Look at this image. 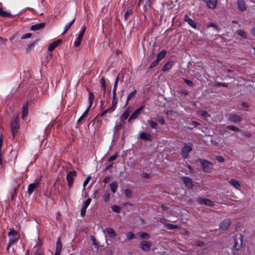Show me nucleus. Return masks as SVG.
Returning <instances> with one entry per match:
<instances>
[{
	"mask_svg": "<svg viewBox=\"0 0 255 255\" xmlns=\"http://www.w3.org/2000/svg\"><path fill=\"white\" fill-rule=\"evenodd\" d=\"M9 241L6 248V251L10 254L15 255L14 245L16 243V231L13 229H10L7 234Z\"/></svg>",
	"mask_w": 255,
	"mask_h": 255,
	"instance_id": "1",
	"label": "nucleus"
},
{
	"mask_svg": "<svg viewBox=\"0 0 255 255\" xmlns=\"http://www.w3.org/2000/svg\"><path fill=\"white\" fill-rule=\"evenodd\" d=\"M77 175V172L76 171H71L68 172L66 176V180L68 183V186L69 189L70 190L74 183V177Z\"/></svg>",
	"mask_w": 255,
	"mask_h": 255,
	"instance_id": "2",
	"label": "nucleus"
},
{
	"mask_svg": "<svg viewBox=\"0 0 255 255\" xmlns=\"http://www.w3.org/2000/svg\"><path fill=\"white\" fill-rule=\"evenodd\" d=\"M243 237L241 234H238L235 236L234 247L236 250H239L243 245Z\"/></svg>",
	"mask_w": 255,
	"mask_h": 255,
	"instance_id": "3",
	"label": "nucleus"
},
{
	"mask_svg": "<svg viewBox=\"0 0 255 255\" xmlns=\"http://www.w3.org/2000/svg\"><path fill=\"white\" fill-rule=\"evenodd\" d=\"M40 179H36L33 183L28 185L27 192L29 194H31L34 190L38 188L39 185L40 184Z\"/></svg>",
	"mask_w": 255,
	"mask_h": 255,
	"instance_id": "4",
	"label": "nucleus"
},
{
	"mask_svg": "<svg viewBox=\"0 0 255 255\" xmlns=\"http://www.w3.org/2000/svg\"><path fill=\"white\" fill-rule=\"evenodd\" d=\"M200 161L202 164L203 170L206 172H209L212 168V163L206 159H200Z\"/></svg>",
	"mask_w": 255,
	"mask_h": 255,
	"instance_id": "5",
	"label": "nucleus"
},
{
	"mask_svg": "<svg viewBox=\"0 0 255 255\" xmlns=\"http://www.w3.org/2000/svg\"><path fill=\"white\" fill-rule=\"evenodd\" d=\"M191 143H189L188 145L185 144V145L182 147L181 150V155L183 158H187L188 155V153L192 150Z\"/></svg>",
	"mask_w": 255,
	"mask_h": 255,
	"instance_id": "6",
	"label": "nucleus"
},
{
	"mask_svg": "<svg viewBox=\"0 0 255 255\" xmlns=\"http://www.w3.org/2000/svg\"><path fill=\"white\" fill-rule=\"evenodd\" d=\"M16 195V187H12L8 191L7 194V201L10 203L13 202Z\"/></svg>",
	"mask_w": 255,
	"mask_h": 255,
	"instance_id": "7",
	"label": "nucleus"
},
{
	"mask_svg": "<svg viewBox=\"0 0 255 255\" xmlns=\"http://www.w3.org/2000/svg\"><path fill=\"white\" fill-rule=\"evenodd\" d=\"M85 30H86V27H83L82 28V30L80 32V34H79L77 39L74 42V45L75 46L78 47L80 45L81 41L83 38L84 33L85 32Z\"/></svg>",
	"mask_w": 255,
	"mask_h": 255,
	"instance_id": "8",
	"label": "nucleus"
},
{
	"mask_svg": "<svg viewBox=\"0 0 255 255\" xmlns=\"http://www.w3.org/2000/svg\"><path fill=\"white\" fill-rule=\"evenodd\" d=\"M144 106L143 105L135 110L130 116L128 119V121L130 122L132 120L136 119L138 115L141 114L142 110L144 109Z\"/></svg>",
	"mask_w": 255,
	"mask_h": 255,
	"instance_id": "9",
	"label": "nucleus"
},
{
	"mask_svg": "<svg viewBox=\"0 0 255 255\" xmlns=\"http://www.w3.org/2000/svg\"><path fill=\"white\" fill-rule=\"evenodd\" d=\"M141 249L144 251L147 252L151 248V244L150 242L147 241H143L140 243Z\"/></svg>",
	"mask_w": 255,
	"mask_h": 255,
	"instance_id": "10",
	"label": "nucleus"
},
{
	"mask_svg": "<svg viewBox=\"0 0 255 255\" xmlns=\"http://www.w3.org/2000/svg\"><path fill=\"white\" fill-rule=\"evenodd\" d=\"M197 202L200 204H204L208 206H213L214 205V203L211 200L203 198L202 197H199L197 199Z\"/></svg>",
	"mask_w": 255,
	"mask_h": 255,
	"instance_id": "11",
	"label": "nucleus"
},
{
	"mask_svg": "<svg viewBox=\"0 0 255 255\" xmlns=\"http://www.w3.org/2000/svg\"><path fill=\"white\" fill-rule=\"evenodd\" d=\"M28 102L26 101L24 102L22 107V119L24 120L28 115Z\"/></svg>",
	"mask_w": 255,
	"mask_h": 255,
	"instance_id": "12",
	"label": "nucleus"
},
{
	"mask_svg": "<svg viewBox=\"0 0 255 255\" xmlns=\"http://www.w3.org/2000/svg\"><path fill=\"white\" fill-rule=\"evenodd\" d=\"M183 19L184 21L187 22L188 24L192 28L194 29L197 28V25L196 24V22L193 19L190 18L187 14H185L184 15Z\"/></svg>",
	"mask_w": 255,
	"mask_h": 255,
	"instance_id": "13",
	"label": "nucleus"
},
{
	"mask_svg": "<svg viewBox=\"0 0 255 255\" xmlns=\"http://www.w3.org/2000/svg\"><path fill=\"white\" fill-rule=\"evenodd\" d=\"M230 225V220L226 219L224 220L220 225V228L223 230H227Z\"/></svg>",
	"mask_w": 255,
	"mask_h": 255,
	"instance_id": "14",
	"label": "nucleus"
},
{
	"mask_svg": "<svg viewBox=\"0 0 255 255\" xmlns=\"http://www.w3.org/2000/svg\"><path fill=\"white\" fill-rule=\"evenodd\" d=\"M62 245L60 240V238H59L56 242L55 252L54 255H60L62 250Z\"/></svg>",
	"mask_w": 255,
	"mask_h": 255,
	"instance_id": "15",
	"label": "nucleus"
},
{
	"mask_svg": "<svg viewBox=\"0 0 255 255\" xmlns=\"http://www.w3.org/2000/svg\"><path fill=\"white\" fill-rule=\"evenodd\" d=\"M181 179L187 187L189 189L193 187L192 180L191 178L188 177H182Z\"/></svg>",
	"mask_w": 255,
	"mask_h": 255,
	"instance_id": "16",
	"label": "nucleus"
},
{
	"mask_svg": "<svg viewBox=\"0 0 255 255\" xmlns=\"http://www.w3.org/2000/svg\"><path fill=\"white\" fill-rule=\"evenodd\" d=\"M11 133L14 137L16 133V117H13L10 123Z\"/></svg>",
	"mask_w": 255,
	"mask_h": 255,
	"instance_id": "17",
	"label": "nucleus"
},
{
	"mask_svg": "<svg viewBox=\"0 0 255 255\" xmlns=\"http://www.w3.org/2000/svg\"><path fill=\"white\" fill-rule=\"evenodd\" d=\"M229 119L234 123L240 122L242 120V118L241 116L236 114H231L229 116Z\"/></svg>",
	"mask_w": 255,
	"mask_h": 255,
	"instance_id": "18",
	"label": "nucleus"
},
{
	"mask_svg": "<svg viewBox=\"0 0 255 255\" xmlns=\"http://www.w3.org/2000/svg\"><path fill=\"white\" fill-rule=\"evenodd\" d=\"M61 39H57V40L52 42L48 47V50L49 51H53L58 45L61 42Z\"/></svg>",
	"mask_w": 255,
	"mask_h": 255,
	"instance_id": "19",
	"label": "nucleus"
},
{
	"mask_svg": "<svg viewBox=\"0 0 255 255\" xmlns=\"http://www.w3.org/2000/svg\"><path fill=\"white\" fill-rule=\"evenodd\" d=\"M139 137L142 139L149 140V141H151L152 138V136L151 134L147 133L144 131L141 132L140 133Z\"/></svg>",
	"mask_w": 255,
	"mask_h": 255,
	"instance_id": "20",
	"label": "nucleus"
},
{
	"mask_svg": "<svg viewBox=\"0 0 255 255\" xmlns=\"http://www.w3.org/2000/svg\"><path fill=\"white\" fill-rule=\"evenodd\" d=\"M238 7L241 11H244L246 10V3L243 0H238L237 1Z\"/></svg>",
	"mask_w": 255,
	"mask_h": 255,
	"instance_id": "21",
	"label": "nucleus"
},
{
	"mask_svg": "<svg viewBox=\"0 0 255 255\" xmlns=\"http://www.w3.org/2000/svg\"><path fill=\"white\" fill-rule=\"evenodd\" d=\"M116 109V108L114 106H111L110 108L108 109L107 110H105L103 113H102L101 115L99 114L96 118H95L93 121H95L96 118H98V117H102L104 116L105 115H106L107 113H111L112 112H114Z\"/></svg>",
	"mask_w": 255,
	"mask_h": 255,
	"instance_id": "22",
	"label": "nucleus"
},
{
	"mask_svg": "<svg viewBox=\"0 0 255 255\" xmlns=\"http://www.w3.org/2000/svg\"><path fill=\"white\" fill-rule=\"evenodd\" d=\"M45 25V24L43 22L40 23H38V24L32 25L30 27V29L31 30L35 31V30H39V29L44 28Z\"/></svg>",
	"mask_w": 255,
	"mask_h": 255,
	"instance_id": "23",
	"label": "nucleus"
},
{
	"mask_svg": "<svg viewBox=\"0 0 255 255\" xmlns=\"http://www.w3.org/2000/svg\"><path fill=\"white\" fill-rule=\"evenodd\" d=\"M173 65V62L170 61L167 63H166L162 67V70L163 71H166L170 69Z\"/></svg>",
	"mask_w": 255,
	"mask_h": 255,
	"instance_id": "24",
	"label": "nucleus"
},
{
	"mask_svg": "<svg viewBox=\"0 0 255 255\" xmlns=\"http://www.w3.org/2000/svg\"><path fill=\"white\" fill-rule=\"evenodd\" d=\"M87 91L89 92V96H88V100H89V105H90V107H91L93 104V101L94 99V95L93 92L90 91L88 89H87Z\"/></svg>",
	"mask_w": 255,
	"mask_h": 255,
	"instance_id": "25",
	"label": "nucleus"
},
{
	"mask_svg": "<svg viewBox=\"0 0 255 255\" xmlns=\"http://www.w3.org/2000/svg\"><path fill=\"white\" fill-rule=\"evenodd\" d=\"M107 233L109 235V237L111 238H114L117 236L116 233L114 231V229L112 228H108L106 229Z\"/></svg>",
	"mask_w": 255,
	"mask_h": 255,
	"instance_id": "26",
	"label": "nucleus"
},
{
	"mask_svg": "<svg viewBox=\"0 0 255 255\" xmlns=\"http://www.w3.org/2000/svg\"><path fill=\"white\" fill-rule=\"evenodd\" d=\"M118 186V182L116 181H113L110 184V188L113 193H116Z\"/></svg>",
	"mask_w": 255,
	"mask_h": 255,
	"instance_id": "27",
	"label": "nucleus"
},
{
	"mask_svg": "<svg viewBox=\"0 0 255 255\" xmlns=\"http://www.w3.org/2000/svg\"><path fill=\"white\" fill-rule=\"evenodd\" d=\"M229 183L237 189H239L241 187L239 182L235 179H231L229 181Z\"/></svg>",
	"mask_w": 255,
	"mask_h": 255,
	"instance_id": "28",
	"label": "nucleus"
},
{
	"mask_svg": "<svg viewBox=\"0 0 255 255\" xmlns=\"http://www.w3.org/2000/svg\"><path fill=\"white\" fill-rule=\"evenodd\" d=\"M75 20V18H74L71 22H70L69 23H68V24H67L65 25V28H64V30L63 32L62 33V35L65 34L68 31V30L70 28L71 26L74 22Z\"/></svg>",
	"mask_w": 255,
	"mask_h": 255,
	"instance_id": "29",
	"label": "nucleus"
},
{
	"mask_svg": "<svg viewBox=\"0 0 255 255\" xmlns=\"http://www.w3.org/2000/svg\"><path fill=\"white\" fill-rule=\"evenodd\" d=\"M136 94V91L134 90L133 92L130 93L127 97V99L126 101V103L125 104V106H127L128 103L129 101L133 97H134Z\"/></svg>",
	"mask_w": 255,
	"mask_h": 255,
	"instance_id": "30",
	"label": "nucleus"
},
{
	"mask_svg": "<svg viewBox=\"0 0 255 255\" xmlns=\"http://www.w3.org/2000/svg\"><path fill=\"white\" fill-rule=\"evenodd\" d=\"M166 53V51L165 50L161 51L157 55V60L159 61L161 60L165 56Z\"/></svg>",
	"mask_w": 255,
	"mask_h": 255,
	"instance_id": "31",
	"label": "nucleus"
},
{
	"mask_svg": "<svg viewBox=\"0 0 255 255\" xmlns=\"http://www.w3.org/2000/svg\"><path fill=\"white\" fill-rule=\"evenodd\" d=\"M164 226L168 230H174L179 229V227L176 225L167 223L165 224Z\"/></svg>",
	"mask_w": 255,
	"mask_h": 255,
	"instance_id": "32",
	"label": "nucleus"
},
{
	"mask_svg": "<svg viewBox=\"0 0 255 255\" xmlns=\"http://www.w3.org/2000/svg\"><path fill=\"white\" fill-rule=\"evenodd\" d=\"M206 27L207 28L212 27L214 28V29L216 30L217 31H219L220 30V28H219L218 26L212 22H209L208 23H207L206 24Z\"/></svg>",
	"mask_w": 255,
	"mask_h": 255,
	"instance_id": "33",
	"label": "nucleus"
},
{
	"mask_svg": "<svg viewBox=\"0 0 255 255\" xmlns=\"http://www.w3.org/2000/svg\"><path fill=\"white\" fill-rule=\"evenodd\" d=\"M128 116L129 112L127 111H124V112L120 117L121 121L124 122V121L128 119Z\"/></svg>",
	"mask_w": 255,
	"mask_h": 255,
	"instance_id": "34",
	"label": "nucleus"
},
{
	"mask_svg": "<svg viewBox=\"0 0 255 255\" xmlns=\"http://www.w3.org/2000/svg\"><path fill=\"white\" fill-rule=\"evenodd\" d=\"M236 33L245 39L247 38V35L246 32L243 30L239 29L237 30Z\"/></svg>",
	"mask_w": 255,
	"mask_h": 255,
	"instance_id": "35",
	"label": "nucleus"
},
{
	"mask_svg": "<svg viewBox=\"0 0 255 255\" xmlns=\"http://www.w3.org/2000/svg\"><path fill=\"white\" fill-rule=\"evenodd\" d=\"M153 2L154 0H145V3L144 4L145 9L146 10L147 7H150Z\"/></svg>",
	"mask_w": 255,
	"mask_h": 255,
	"instance_id": "36",
	"label": "nucleus"
},
{
	"mask_svg": "<svg viewBox=\"0 0 255 255\" xmlns=\"http://www.w3.org/2000/svg\"><path fill=\"white\" fill-rule=\"evenodd\" d=\"M148 125L152 128L156 129L158 128L157 123L154 121L149 120L148 121Z\"/></svg>",
	"mask_w": 255,
	"mask_h": 255,
	"instance_id": "37",
	"label": "nucleus"
},
{
	"mask_svg": "<svg viewBox=\"0 0 255 255\" xmlns=\"http://www.w3.org/2000/svg\"><path fill=\"white\" fill-rule=\"evenodd\" d=\"M100 83L101 84V87L102 88V89H103L104 90V95L105 94V92H106V85H105V79L104 77H102L101 80H100Z\"/></svg>",
	"mask_w": 255,
	"mask_h": 255,
	"instance_id": "38",
	"label": "nucleus"
},
{
	"mask_svg": "<svg viewBox=\"0 0 255 255\" xmlns=\"http://www.w3.org/2000/svg\"><path fill=\"white\" fill-rule=\"evenodd\" d=\"M227 129L235 131H241V129L238 128V127L234 126H227L226 127Z\"/></svg>",
	"mask_w": 255,
	"mask_h": 255,
	"instance_id": "39",
	"label": "nucleus"
},
{
	"mask_svg": "<svg viewBox=\"0 0 255 255\" xmlns=\"http://www.w3.org/2000/svg\"><path fill=\"white\" fill-rule=\"evenodd\" d=\"M125 122H121L119 124H118L115 128V132H118L124 126Z\"/></svg>",
	"mask_w": 255,
	"mask_h": 255,
	"instance_id": "40",
	"label": "nucleus"
},
{
	"mask_svg": "<svg viewBox=\"0 0 255 255\" xmlns=\"http://www.w3.org/2000/svg\"><path fill=\"white\" fill-rule=\"evenodd\" d=\"M112 211L116 213H120L121 210V207L118 205H114L111 206Z\"/></svg>",
	"mask_w": 255,
	"mask_h": 255,
	"instance_id": "41",
	"label": "nucleus"
},
{
	"mask_svg": "<svg viewBox=\"0 0 255 255\" xmlns=\"http://www.w3.org/2000/svg\"><path fill=\"white\" fill-rule=\"evenodd\" d=\"M37 41V40H35L33 42L27 45V46L26 48V51L27 52H28L30 50V49L34 46V45L36 43Z\"/></svg>",
	"mask_w": 255,
	"mask_h": 255,
	"instance_id": "42",
	"label": "nucleus"
},
{
	"mask_svg": "<svg viewBox=\"0 0 255 255\" xmlns=\"http://www.w3.org/2000/svg\"><path fill=\"white\" fill-rule=\"evenodd\" d=\"M139 237L143 239H148L149 238V235L145 232H141L139 233Z\"/></svg>",
	"mask_w": 255,
	"mask_h": 255,
	"instance_id": "43",
	"label": "nucleus"
},
{
	"mask_svg": "<svg viewBox=\"0 0 255 255\" xmlns=\"http://www.w3.org/2000/svg\"><path fill=\"white\" fill-rule=\"evenodd\" d=\"M127 238L128 240L133 239L135 238V235L131 232H128L126 234Z\"/></svg>",
	"mask_w": 255,
	"mask_h": 255,
	"instance_id": "44",
	"label": "nucleus"
},
{
	"mask_svg": "<svg viewBox=\"0 0 255 255\" xmlns=\"http://www.w3.org/2000/svg\"><path fill=\"white\" fill-rule=\"evenodd\" d=\"M132 10L131 9H128L124 14V19L127 20L129 16L131 15Z\"/></svg>",
	"mask_w": 255,
	"mask_h": 255,
	"instance_id": "45",
	"label": "nucleus"
},
{
	"mask_svg": "<svg viewBox=\"0 0 255 255\" xmlns=\"http://www.w3.org/2000/svg\"><path fill=\"white\" fill-rule=\"evenodd\" d=\"M191 126H192V127H187V128L192 129L194 128L197 127L198 126L200 125V124L196 121H193L190 124Z\"/></svg>",
	"mask_w": 255,
	"mask_h": 255,
	"instance_id": "46",
	"label": "nucleus"
},
{
	"mask_svg": "<svg viewBox=\"0 0 255 255\" xmlns=\"http://www.w3.org/2000/svg\"><path fill=\"white\" fill-rule=\"evenodd\" d=\"M215 86L216 87H227L228 86L227 83H222L220 82H217L215 83Z\"/></svg>",
	"mask_w": 255,
	"mask_h": 255,
	"instance_id": "47",
	"label": "nucleus"
},
{
	"mask_svg": "<svg viewBox=\"0 0 255 255\" xmlns=\"http://www.w3.org/2000/svg\"><path fill=\"white\" fill-rule=\"evenodd\" d=\"M199 114L200 116H201L203 117H205V118L210 116V115H209V114L207 112H206L205 111H203V110H200L199 112Z\"/></svg>",
	"mask_w": 255,
	"mask_h": 255,
	"instance_id": "48",
	"label": "nucleus"
},
{
	"mask_svg": "<svg viewBox=\"0 0 255 255\" xmlns=\"http://www.w3.org/2000/svg\"><path fill=\"white\" fill-rule=\"evenodd\" d=\"M125 194L127 198H130L131 196L132 192L129 189H126L125 190Z\"/></svg>",
	"mask_w": 255,
	"mask_h": 255,
	"instance_id": "49",
	"label": "nucleus"
},
{
	"mask_svg": "<svg viewBox=\"0 0 255 255\" xmlns=\"http://www.w3.org/2000/svg\"><path fill=\"white\" fill-rule=\"evenodd\" d=\"M118 104V98L117 97H112V106H114V107H116Z\"/></svg>",
	"mask_w": 255,
	"mask_h": 255,
	"instance_id": "50",
	"label": "nucleus"
},
{
	"mask_svg": "<svg viewBox=\"0 0 255 255\" xmlns=\"http://www.w3.org/2000/svg\"><path fill=\"white\" fill-rule=\"evenodd\" d=\"M103 199L105 202L109 201L110 199V194L108 192H106L104 194Z\"/></svg>",
	"mask_w": 255,
	"mask_h": 255,
	"instance_id": "51",
	"label": "nucleus"
},
{
	"mask_svg": "<svg viewBox=\"0 0 255 255\" xmlns=\"http://www.w3.org/2000/svg\"><path fill=\"white\" fill-rule=\"evenodd\" d=\"M183 81L188 86L192 87L194 85V83L190 80L185 78H183Z\"/></svg>",
	"mask_w": 255,
	"mask_h": 255,
	"instance_id": "52",
	"label": "nucleus"
},
{
	"mask_svg": "<svg viewBox=\"0 0 255 255\" xmlns=\"http://www.w3.org/2000/svg\"><path fill=\"white\" fill-rule=\"evenodd\" d=\"M90 179H91V177L88 176L87 177V178L85 180V181H84V183H83V190L85 189V187L88 184V183H89Z\"/></svg>",
	"mask_w": 255,
	"mask_h": 255,
	"instance_id": "53",
	"label": "nucleus"
},
{
	"mask_svg": "<svg viewBox=\"0 0 255 255\" xmlns=\"http://www.w3.org/2000/svg\"><path fill=\"white\" fill-rule=\"evenodd\" d=\"M159 61L158 60H156L153 61L150 64L149 69H151L153 68L154 67L156 66L159 63Z\"/></svg>",
	"mask_w": 255,
	"mask_h": 255,
	"instance_id": "54",
	"label": "nucleus"
},
{
	"mask_svg": "<svg viewBox=\"0 0 255 255\" xmlns=\"http://www.w3.org/2000/svg\"><path fill=\"white\" fill-rule=\"evenodd\" d=\"M141 177L144 178H149L150 177V175L149 173L143 172L140 174Z\"/></svg>",
	"mask_w": 255,
	"mask_h": 255,
	"instance_id": "55",
	"label": "nucleus"
},
{
	"mask_svg": "<svg viewBox=\"0 0 255 255\" xmlns=\"http://www.w3.org/2000/svg\"><path fill=\"white\" fill-rule=\"evenodd\" d=\"M91 202V199L90 198H88L87 200L84 202V204L83 205V206L87 208V207L89 205Z\"/></svg>",
	"mask_w": 255,
	"mask_h": 255,
	"instance_id": "56",
	"label": "nucleus"
},
{
	"mask_svg": "<svg viewBox=\"0 0 255 255\" xmlns=\"http://www.w3.org/2000/svg\"><path fill=\"white\" fill-rule=\"evenodd\" d=\"M0 15L2 16H7L8 15V12L4 11L0 7Z\"/></svg>",
	"mask_w": 255,
	"mask_h": 255,
	"instance_id": "57",
	"label": "nucleus"
},
{
	"mask_svg": "<svg viewBox=\"0 0 255 255\" xmlns=\"http://www.w3.org/2000/svg\"><path fill=\"white\" fill-rule=\"evenodd\" d=\"M216 159L219 162H223L225 161L224 158L222 156H216Z\"/></svg>",
	"mask_w": 255,
	"mask_h": 255,
	"instance_id": "58",
	"label": "nucleus"
},
{
	"mask_svg": "<svg viewBox=\"0 0 255 255\" xmlns=\"http://www.w3.org/2000/svg\"><path fill=\"white\" fill-rule=\"evenodd\" d=\"M87 208L84 207L82 206L81 209V215L82 217H84L85 215L86 212Z\"/></svg>",
	"mask_w": 255,
	"mask_h": 255,
	"instance_id": "59",
	"label": "nucleus"
},
{
	"mask_svg": "<svg viewBox=\"0 0 255 255\" xmlns=\"http://www.w3.org/2000/svg\"><path fill=\"white\" fill-rule=\"evenodd\" d=\"M119 76H120V74H119L118 76L117 77L116 80H115V83H114V88H117L118 84V82L119 81Z\"/></svg>",
	"mask_w": 255,
	"mask_h": 255,
	"instance_id": "60",
	"label": "nucleus"
},
{
	"mask_svg": "<svg viewBox=\"0 0 255 255\" xmlns=\"http://www.w3.org/2000/svg\"><path fill=\"white\" fill-rule=\"evenodd\" d=\"M86 117V116L84 115L83 114V115L80 117V118L78 119L77 121V126L79 125V123L82 122V121Z\"/></svg>",
	"mask_w": 255,
	"mask_h": 255,
	"instance_id": "61",
	"label": "nucleus"
},
{
	"mask_svg": "<svg viewBox=\"0 0 255 255\" xmlns=\"http://www.w3.org/2000/svg\"><path fill=\"white\" fill-rule=\"evenodd\" d=\"M117 154H116L115 155H112L109 158V161L111 162V161L115 160L117 158Z\"/></svg>",
	"mask_w": 255,
	"mask_h": 255,
	"instance_id": "62",
	"label": "nucleus"
},
{
	"mask_svg": "<svg viewBox=\"0 0 255 255\" xmlns=\"http://www.w3.org/2000/svg\"><path fill=\"white\" fill-rule=\"evenodd\" d=\"M243 135L248 137H250L252 136L251 133L248 131L243 132Z\"/></svg>",
	"mask_w": 255,
	"mask_h": 255,
	"instance_id": "63",
	"label": "nucleus"
},
{
	"mask_svg": "<svg viewBox=\"0 0 255 255\" xmlns=\"http://www.w3.org/2000/svg\"><path fill=\"white\" fill-rule=\"evenodd\" d=\"M31 36V34L30 33H26L24 35H23L21 38L22 39H25V38H30Z\"/></svg>",
	"mask_w": 255,
	"mask_h": 255,
	"instance_id": "64",
	"label": "nucleus"
}]
</instances>
